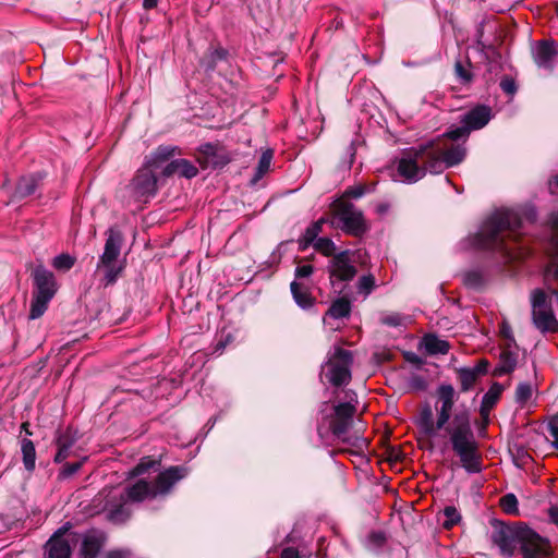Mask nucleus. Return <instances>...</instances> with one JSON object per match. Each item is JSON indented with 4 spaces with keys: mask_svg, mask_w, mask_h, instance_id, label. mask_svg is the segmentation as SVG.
<instances>
[{
    "mask_svg": "<svg viewBox=\"0 0 558 558\" xmlns=\"http://www.w3.org/2000/svg\"><path fill=\"white\" fill-rule=\"evenodd\" d=\"M456 390L451 385H440L437 389L436 413L438 427L445 428V436L449 437L452 450L459 457L462 468L468 473H478L482 470L481 454L471 428L469 413L462 411L453 415Z\"/></svg>",
    "mask_w": 558,
    "mask_h": 558,
    "instance_id": "obj_1",
    "label": "nucleus"
},
{
    "mask_svg": "<svg viewBox=\"0 0 558 558\" xmlns=\"http://www.w3.org/2000/svg\"><path fill=\"white\" fill-rule=\"evenodd\" d=\"M523 219L534 221L536 210L526 206L522 213L513 209H496L483 222L478 232L465 240L466 247L500 252L508 260H514L523 253L514 252L508 241H515Z\"/></svg>",
    "mask_w": 558,
    "mask_h": 558,
    "instance_id": "obj_2",
    "label": "nucleus"
},
{
    "mask_svg": "<svg viewBox=\"0 0 558 558\" xmlns=\"http://www.w3.org/2000/svg\"><path fill=\"white\" fill-rule=\"evenodd\" d=\"M465 155L466 149L462 144L441 148L430 141L402 153L397 159L398 174H440L462 162Z\"/></svg>",
    "mask_w": 558,
    "mask_h": 558,
    "instance_id": "obj_3",
    "label": "nucleus"
},
{
    "mask_svg": "<svg viewBox=\"0 0 558 558\" xmlns=\"http://www.w3.org/2000/svg\"><path fill=\"white\" fill-rule=\"evenodd\" d=\"M185 475L184 468L171 466L159 473L154 482L138 478L119 495V500H110L106 505L109 520L114 523L124 522L131 514V502H141L145 499L163 496Z\"/></svg>",
    "mask_w": 558,
    "mask_h": 558,
    "instance_id": "obj_4",
    "label": "nucleus"
},
{
    "mask_svg": "<svg viewBox=\"0 0 558 558\" xmlns=\"http://www.w3.org/2000/svg\"><path fill=\"white\" fill-rule=\"evenodd\" d=\"M492 538L507 557L513 555L518 544L523 558H548L551 554L548 539L527 527L515 531L509 526H500L494 531Z\"/></svg>",
    "mask_w": 558,
    "mask_h": 558,
    "instance_id": "obj_5",
    "label": "nucleus"
},
{
    "mask_svg": "<svg viewBox=\"0 0 558 558\" xmlns=\"http://www.w3.org/2000/svg\"><path fill=\"white\" fill-rule=\"evenodd\" d=\"M368 191L366 185L359 184L348 189L336 199L331 205V225L351 235L360 236L365 233L367 225L363 214L349 202V198H359Z\"/></svg>",
    "mask_w": 558,
    "mask_h": 558,
    "instance_id": "obj_6",
    "label": "nucleus"
},
{
    "mask_svg": "<svg viewBox=\"0 0 558 558\" xmlns=\"http://www.w3.org/2000/svg\"><path fill=\"white\" fill-rule=\"evenodd\" d=\"M347 401L333 405L332 413L326 417L328 426L332 435L341 439L343 442L350 444L357 448L366 446L365 438L354 437L351 439L347 437V433L352 424L353 415L356 412V395L353 391L347 392Z\"/></svg>",
    "mask_w": 558,
    "mask_h": 558,
    "instance_id": "obj_7",
    "label": "nucleus"
},
{
    "mask_svg": "<svg viewBox=\"0 0 558 558\" xmlns=\"http://www.w3.org/2000/svg\"><path fill=\"white\" fill-rule=\"evenodd\" d=\"M107 240L105 243L104 253L99 257L97 267L105 268V281L106 284H112L118 279L119 275L123 270V265L118 264V257L120 256L123 235L117 228H109L107 231Z\"/></svg>",
    "mask_w": 558,
    "mask_h": 558,
    "instance_id": "obj_8",
    "label": "nucleus"
},
{
    "mask_svg": "<svg viewBox=\"0 0 558 558\" xmlns=\"http://www.w3.org/2000/svg\"><path fill=\"white\" fill-rule=\"evenodd\" d=\"M351 353L341 348H337L328 362L323 366L322 374L333 386L347 385L351 379Z\"/></svg>",
    "mask_w": 558,
    "mask_h": 558,
    "instance_id": "obj_9",
    "label": "nucleus"
},
{
    "mask_svg": "<svg viewBox=\"0 0 558 558\" xmlns=\"http://www.w3.org/2000/svg\"><path fill=\"white\" fill-rule=\"evenodd\" d=\"M532 317L534 326L543 333L558 331V320L555 317L547 295L542 290L532 294Z\"/></svg>",
    "mask_w": 558,
    "mask_h": 558,
    "instance_id": "obj_10",
    "label": "nucleus"
},
{
    "mask_svg": "<svg viewBox=\"0 0 558 558\" xmlns=\"http://www.w3.org/2000/svg\"><path fill=\"white\" fill-rule=\"evenodd\" d=\"M196 160L202 169H222L231 161L229 151L219 144L206 143L199 146Z\"/></svg>",
    "mask_w": 558,
    "mask_h": 558,
    "instance_id": "obj_11",
    "label": "nucleus"
},
{
    "mask_svg": "<svg viewBox=\"0 0 558 558\" xmlns=\"http://www.w3.org/2000/svg\"><path fill=\"white\" fill-rule=\"evenodd\" d=\"M80 534L70 531L69 526L60 527L48 541L49 558H70L71 547L78 543Z\"/></svg>",
    "mask_w": 558,
    "mask_h": 558,
    "instance_id": "obj_12",
    "label": "nucleus"
},
{
    "mask_svg": "<svg viewBox=\"0 0 558 558\" xmlns=\"http://www.w3.org/2000/svg\"><path fill=\"white\" fill-rule=\"evenodd\" d=\"M177 155H181L179 146L159 145L154 151L145 157L142 171H145L144 174H154L156 170L161 168Z\"/></svg>",
    "mask_w": 558,
    "mask_h": 558,
    "instance_id": "obj_13",
    "label": "nucleus"
},
{
    "mask_svg": "<svg viewBox=\"0 0 558 558\" xmlns=\"http://www.w3.org/2000/svg\"><path fill=\"white\" fill-rule=\"evenodd\" d=\"M356 275V269L350 258L349 251L336 254L330 264V276L342 281H350Z\"/></svg>",
    "mask_w": 558,
    "mask_h": 558,
    "instance_id": "obj_14",
    "label": "nucleus"
},
{
    "mask_svg": "<svg viewBox=\"0 0 558 558\" xmlns=\"http://www.w3.org/2000/svg\"><path fill=\"white\" fill-rule=\"evenodd\" d=\"M106 536L99 530H89L84 534H80L78 543H81L80 554L82 558H95L104 546Z\"/></svg>",
    "mask_w": 558,
    "mask_h": 558,
    "instance_id": "obj_15",
    "label": "nucleus"
},
{
    "mask_svg": "<svg viewBox=\"0 0 558 558\" xmlns=\"http://www.w3.org/2000/svg\"><path fill=\"white\" fill-rule=\"evenodd\" d=\"M33 277L36 287L34 294L52 299L57 291L53 274L43 265H38L33 271Z\"/></svg>",
    "mask_w": 558,
    "mask_h": 558,
    "instance_id": "obj_16",
    "label": "nucleus"
},
{
    "mask_svg": "<svg viewBox=\"0 0 558 558\" xmlns=\"http://www.w3.org/2000/svg\"><path fill=\"white\" fill-rule=\"evenodd\" d=\"M492 109L485 105H478L461 117L460 122L465 123L471 131L484 128L492 119Z\"/></svg>",
    "mask_w": 558,
    "mask_h": 558,
    "instance_id": "obj_17",
    "label": "nucleus"
},
{
    "mask_svg": "<svg viewBox=\"0 0 558 558\" xmlns=\"http://www.w3.org/2000/svg\"><path fill=\"white\" fill-rule=\"evenodd\" d=\"M557 53V45L554 40H541L533 51L534 61L541 68L551 69Z\"/></svg>",
    "mask_w": 558,
    "mask_h": 558,
    "instance_id": "obj_18",
    "label": "nucleus"
},
{
    "mask_svg": "<svg viewBox=\"0 0 558 558\" xmlns=\"http://www.w3.org/2000/svg\"><path fill=\"white\" fill-rule=\"evenodd\" d=\"M156 184V177H134L128 189L136 201L142 202L154 195Z\"/></svg>",
    "mask_w": 558,
    "mask_h": 558,
    "instance_id": "obj_19",
    "label": "nucleus"
},
{
    "mask_svg": "<svg viewBox=\"0 0 558 558\" xmlns=\"http://www.w3.org/2000/svg\"><path fill=\"white\" fill-rule=\"evenodd\" d=\"M417 425L425 436L436 438L445 428L438 427V416L434 420V414L429 405L424 407L417 416Z\"/></svg>",
    "mask_w": 558,
    "mask_h": 558,
    "instance_id": "obj_20",
    "label": "nucleus"
},
{
    "mask_svg": "<svg viewBox=\"0 0 558 558\" xmlns=\"http://www.w3.org/2000/svg\"><path fill=\"white\" fill-rule=\"evenodd\" d=\"M75 442V438L72 435L71 430H65L61 433L57 438V447L58 452L54 457L56 463L63 462L71 454V448Z\"/></svg>",
    "mask_w": 558,
    "mask_h": 558,
    "instance_id": "obj_21",
    "label": "nucleus"
},
{
    "mask_svg": "<svg viewBox=\"0 0 558 558\" xmlns=\"http://www.w3.org/2000/svg\"><path fill=\"white\" fill-rule=\"evenodd\" d=\"M291 293L295 303L304 310L312 307L315 303V299L312 296L308 288L298 281L291 283Z\"/></svg>",
    "mask_w": 558,
    "mask_h": 558,
    "instance_id": "obj_22",
    "label": "nucleus"
},
{
    "mask_svg": "<svg viewBox=\"0 0 558 558\" xmlns=\"http://www.w3.org/2000/svg\"><path fill=\"white\" fill-rule=\"evenodd\" d=\"M161 174H197V168L187 159L171 160Z\"/></svg>",
    "mask_w": 558,
    "mask_h": 558,
    "instance_id": "obj_23",
    "label": "nucleus"
},
{
    "mask_svg": "<svg viewBox=\"0 0 558 558\" xmlns=\"http://www.w3.org/2000/svg\"><path fill=\"white\" fill-rule=\"evenodd\" d=\"M484 372H485V366L482 367L480 365L474 368H460L458 371V377H459V380L461 384V390L462 391L470 390L474 386L478 375Z\"/></svg>",
    "mask_w": 558,
    "mask_h": 558,
    "instance_id": "obj_24",
    "label": "nucleus"
},
{
    "mask_svg": "<svg viewBox=\"0 0 558 558\" xmlns=\"http://www.w3.org/2000/svg\"><path fill=\"white\" fill-rule=\"evenodd\" d=\"M454 75L457 81L463 85L469 86L472 84L474 80V74L472 72V64L470 60H466L465 63L461 60H457L454 62Z\"/></svg>",
    "mask_w": 558,
    "mask_h": 558,
    "instance_id": "obj_25",
    "label": "nucleus"
},
{
    "mask_svg": "<svg viewBox=\"0 0 558 558\" xmlns=\"http://www.w3.org/2000/svg\"><path fill=\"white\" fill-rule=\"evenodd\" d=\"M423 344L428 354H446L449 351V343L434 335L425 336Z\"/></svg>",
    "mask_w": 558,
    "mask_h": 558,
    "instance_id": "obj_26",
    "label": "nucleus"
},
{
    "mask_svg": "<svg viewBox=\"0 0 558 558\" xmlns=\"http://www.w3.org/2000/svg\"><path fill=\"white\" fill-rule=\"evenodd\" d=\"M21 451L25 469L33 472L36 463V450L34 442L31 439L23 438L21 440Z\"/></svg>",
    "mask_w": 558,
    "mask_h": 558,
    "instance_id": "obj_27",
    "label": "nucleus"
},
{
    "mask_svg": "<svg viewBox=\"0 0 558 558\" xmlns=\"http://www.w3.org/2000/svg\"><path fill=\"white\" fill-rule=\"evenodd\" d=\"M327 220L325 218H320L314 223H312L304 232L302 239L300 240L301 248L305 250L307 246L313 244L317 239L318 234L322 232V227L326 223Z\"/></svg>",
    "mask_w": 558,
    "mask_h": 558,
    "instance_id": "obj_28",
    "label": "nucleus"
},
{
    "mask_svg": "<svg viewBox=\"0 0 558 558\" xmlns=\"http://www.w3.org/2000/svg\"><path fill=\"white\" fill-rule=\"evenodd\" d=\"M351 312V304L350 302L344 299L340 298L336 300L331 306L329 307L327 315H329L332 318L339 319L344 318L350 315Z\"/></svg>",
    "mask_w": 558,
    "mask_h": 558,
    "instance_id": "obj_29",
    "label": "nucleus"
},
{
    "mask_svg": "<svg viewBox=\"0 0 558 558\" xmlns=\"http://www.w3.org/2000/svg\"><path fill=\"white\" fill-rule=\"evenodd\" d=\"M228 57V51L225 48L218 47L208 52V54L203 59L202 64L206 68L207 71L215 70L217 63L219 61L226 60Z\"/></svg>",
    "mask_w": 558,
    "mask_h": 558,
    "instance_id": "obj_30",
    "label": "nucleus"
},
{
    "mask_svg": "<svg viewBox=\"0 0 558 558\" xmlns=\"http://www.w3.org/2000/svg\"><path fill=\"white\" fill-rule=\"evenodd\" d=\"M515 365L517 354L509 350H504L500 354L497 372L499 375L509 374L514 369Z\"/></svg>",
    "mask_w": 558,
    "mask_h": 558,
    "instance_id": "obj_31",
    "label": "nucleus"
},
{
    "mask_svg": "<svg viewBox=\"0 0 558 558\" xmlns=\"http://www.w3.org/2000/svg\"><path fill=\"white\" fill-rule=\"evenodd\" d=\"M37 186L36 177H20V181L15 189V195L25 197L33 194Z\"/></svg>",
    "mask_w": 558,
    "mask_h": 558,
    "instance_id": "obj_32",
    "label": "nucleus"
},
{
    "mask_svg": "<svg viewBox=\"0 0 558 558\" xmlns=\"http://www.w3.org/2000/svg\"><path fill=\"white\" fill-rule=\"evenodd\" d=\"M534 393V388L530 383H520L515 389L514 399L515 402L524 408L527 405L529 401L532 399Z\"/></svg>",
    "mask_w": 558,
    "mask_h": 558,
    "instance_id": "obj_33",
    "label": "nucleus"
},
{
    "mask_svg": "<svg viewBox=\"0 0 558 558\" xmlns=\"http://www.w3.org/2000/svg\"><path fill=\"white\" fill-rule=\"evenodd\" d=\"M550 223L553 226V229L557 233L553 238V243H551L553 247H551L550 255L553 257V262H551L550 267L554 268L553 271H554L555 276L558 278V213L551 215Z\"/></svg>",
    "mask_w": 558,
    "mask_h": 558,
    "instance_id": "obj_34",
    "label": "nucleus"
},
{
    "mask_svg": "<svg viewBox=\"0 0 558 558\" xmlns=\"http://www.w3.org/2000/svg\"><path fill=\"white\" fill-rule=\"evenodd\" d=\"M160 462L150 457L143 458L140 463L130 472L131 477H136L145 474L149 470L157 471Z\"/></svg>",
    "mask_w": 558,
    "mask_h": 558,
    "instance_id": "obj_35",
    "label": "nucleus"
},
{
    "mask_svg": "<svg viewBox=\"0 0 558 558\" xmlns=\"http://www.w3.org/2000/svg\"><path fill=\"white\" fill-rule=\"evenodd\" d=\"M51 299L46 296H39L34 294L32 304H31V312H29V318L36 319L39 318L47 310L48 303Z\"/></svg>",
    "mask_w": 558,
    "mask_h": 558,
    "instance_id": "obj_36",
    "label": "nucleus"
},
{
    "mask_svg": "<svg viewBox=\"0 0 558 558\" xmlns=\"http://www.w3.org/2000/svg\"><path fill=\"white\" fill-rule=\"evenodd\" d=\"M274 159V150L267 148L262 151L256 167V174H266L271 170L270 166Z\"/></svg>",
    "mask_w": 558,
    "mask_h": 558,
    "instance_id": "obj_37",
    "label": "nucleus"
},
{
    "mask_svg": "<svg viewBox=\"0 0 558 558\" xmlns=\"http://www.w3.org/2000/svg\"><path fill=\"white\" fill-rule=\"evenodd\" d=\"M470 128L465 123H461L460 125H452L447 132L446 136L452 141L463 140L465 141L470 135Z\"/></svg>",
    "mask_w": 558,
    "mask_h": 558,
    "instance_id": "obj_38",
    "label": "nucleus"
},
{
    "mask_svg": "<svg viewBox=\"0 0 558 558\" xmlns=\"http://www.w3.org/2000/svg\"><path fill=\"white\" fill-rule=\"evenodd\" d=\"M502 388L498 384H494L488 391L484 395L482 402L487 408H494V405L497 403L500 395H501Z\"/></svg>",
    "mask_w": 558,
    "mask_h": 558,
    "instance_id": "obj_39",
    "label": "nucleus"
},
{
    "mask_svg": "<svg viewBox=\"0 0 558 558\" xmlns=\"http://www.w3.org/2000/svg\"><path fill=\"white\" fill-rule=\"evenodd\" d=\"M500 507L508 514H517L519 512L518 499L513 494L505 495L500 499Z\"/></svg>",
    "mask_w": 558,
    "mask_h": 558,
    "instance_id": "obj_40",
    "label": "nucleus"
},
{
    "mask_svg": "<svg viewBox=\"0 0 558 558\" xmlns=\"http://www.w3.org/2000/svg\"><path fill=\"white\" fill-rule=\"evenodd\" d=\"M75 258L69 254H60L52 260V266L58 270L66 271L73 267Z\"/></svg>",
    "mask_w": 558,
    "mask_h": 558,
    "instance_id": "obj_41",
    "label": "nucleus"
},
{
    "mask_svg": "<svg viewBox=\"0 0 558 558\" xmlns=\"http://www.w3.org/2000/svg\"><path fill=\"white\" fill-rule=\"evenodd\" d=\"M312 245L325 256H331L335 253V243L329 238H318Z\"/></svg>",
    "mask_w": 558,
    "mask_h": 558,
    "instance_id": "obj_42",
    "label": "nucleus"
},
{
    "mask_svg": "<svg viewBox=\"0 0 558 558\" xmlns=\"http://www.w3.org/2000/svg\"><path fill=\"white\" fill-rule=\"evenodd\" d=\"M444 514L446 517V520L444 522V526L446 529L452 527L460 520V514L454 507H446L444 510Z\"/></svg>",
    "mask_w": 558,
    "mask_h": 558,
    "instance_id": "obj_43",
    "label": "nucleus"
},
{
    "mask_svg": "<svg viewBox=\"0 0 558 558\" xmlns=\"http://www.w3.org/2000/svg\"><path fill=\"white\" fill-rule=\"evenodd\" d=\"M547 437L551 439L553 445L558 448V417H553L546 425Z\"/></svg>",
    "mask_w": 558,
    "mask_h": 558,
    "instance_id": "obj_44",
    "label": "nucleus"
},
{
    "mask_svg": "<svg viewBox=\"0 0 558 558\" xmlns=\"http://www.w3.org/2000/svg\"><path fill=\"white\" fill-rule=\"evenodd\" d=\"M375 284V279L373 276H363L360 278L357 282V289L361 293L365 295L369 294Z\"/></svg>",
    "mask_w": 558,
    "mask_h": 558,
    "instance_id": "obj_45",
    "label": "nucleus"
},
{
    "mask_svg": "<svg viewBox=\"0 0 558 558\" xmlns=\"http://www.w3.org/2000/svg\"><path fill=\"white\" fill-rule=\"evenodd\" d=\"M380 320L383 324H385L387 326L398 327V326L403 325L404 317H402L398 313H391V314H387V315L383 316Z\"/></svg>",
    "mask_w": 558,
    "mask_h": 558,
    "instance_id": "obj_46",
    "label": "nucleus"
},
{
    "mask_svg": "<svg viewBox=\"0 0 558 558\" xmlns=\"http://www.w3.org/2000/svg\"><path fill=\"white\" fill-rule=\"evenodd\" d=\"M464 282L469 287L480 288L483 284V277L477 271H471L464 276Z\"/></svg>",
    "mask_w": 558,
    "mask_h": 558,
    "instance_id": "obj_47",
    "label": "nucleus"
},
{
    "mask_svg": "<svg viewBox=\"0 0 558 558\" xmlns=\"http://www.w3.org/2000/svg\"><path fill=\"white\" fill-rule=\"evenodd\" d=\"M82 466V462L65 463L60 471V476L69 477L75 474Z\"/></svg>",
    "mask_w": 558,
    "mask_h": 558,
    "instance_id": "obj_48",
    "label": "nucleus"
},
{
    "mask_svg": "<svg viewBox=\"0 0 558 558\" xmlns=\"http://www.w3.org/2000/svg\"><path fill=\"white\" fill-rule=\"evenodd\" d=\"M500 88L508 95H513L517 92L515 82L511 77H504L500 81Z\"/></svg>",
    "mask_w": 558,
    "mask_h": 558,
    "instance_id": "obj_49",
    "label": "nucleus"
},
{
    "mask_svg": "<svg viewBox=\"0 0 558 558\" xmlns=\"http://www.w3.org/2000/svg\"><path fill=\"white\" fill-rule=\"evenodd\" d=\"M347 156H348V160L344 161L340 167V171H342V172L351 170V167H352V163H353V160L355 157V148H354L353 144H351L348 147Z\"/></svg>",
    "mask_w": 558,
    "mask_h": 558,
    "instance_id": "obj_50",
    "label": "nucleus"
},
{
    "mask_svg": "<svg viewBox=\"0 0 558 558\" xmlns=\"http://www.w3.org/2000/svg\"><path fill=\"white\" fill-rule=\"evenodd\" d=\"M313 270H314V268L312 265L298 266L295 269V278L296 279L307 278L313 274Z\"/></svg>",
    "mask_w": 558,
    "mask_h": 558,
    "instance_id": "obj_51",
    "label": "nucleus"
},
{
    "mask_svg": "<svg viewBox=\"0 0 558 558\" xmlns=\"http://www.w3.org/2000/svg\"><path fill=\"white\" fill-rule=\"evenodd\" d=\"M107 558H131V553L125 549L112 550L107 555Z\"/></svg>",
    "mask_w": 558,
    "mask_h": 558,
    "instance_id": "obj_52",
    "label": "nucleus"
},
{
    "mask_svg": "<svg viewBox=\"0 0 558 558\" xmlns=\"http://www.w3.org/2000/svg\"><path fill=\"white\" fill-rule=\"evenodd\" d=\"M500 333L507 340L513 341L511 327L505 322L500 325Z\"/></svg>",
    "mask_w": 558,
    "mask_h": 558,
    "instance_id": "obj_53",
    "label": "nucleus"
},
{
    "mask_svg": "<svg viewBox=\"0 0 558 558\" xmlns=\"http://www.w3.org/2000/svg\"><path fill=\"white\" fill-rule=\"evenodd\" d=\"M547 513L550 522L558 525V506H550Z\"/></svg>",
    "mask_w": 558,
    "mask_h": 558,
    "instance_id": "obj_54",
    "label": "nucleus"
},
{
    "mask_svg": "<svg viewBox=\"0 0 558 558\" xmlns=\"http://www.w3.org/2000/svg\"><path fill=\"white\" fill-rule=\"evenodd\" d=\"M281 558H299V553L294 548H286L281 553Z\"/></svg>",
    "mask_w": 558,
    "mask_h": 558,
    "instance_id": "obj_55",
    "label": "nucleus"
},
{
    "mask_svg": "<svg viewBox=\"0 0 558 558\" xmlns=\"http://www.w3.org/2000/svg\"><path fill=\"white\" fill-rule=\"evenodd\" d=\"M158 0H143V8L145 10H151L157 7Z\"/></svg>",
    "mask_w": 558,
    "mask_h": 558,
    "instance_id": "obj_56",
    "label": "nucleus"
},
{
    "mask_svg": "<svg viewBox=\"0 0 558 558\" xmlns=\"http://www.w3.org/2000/svg\"><path fill=\"white\" fill-rule=\"evenodd\" d=\"M493 408H487L485 407V404L482 402L481 404V410H480V413H481V416L487 421L488 420V416H489V412Z\"/></svg>",
    "mask_w": 558,
    "mask_h": 558,
    "instance_id": "obj_57",
    "label": "nucleus"
},
{
    "mask_svg": "<svg viewBox=\"0 0 558 558\" xmlns=\"http://www.w3.org/2000/svg\"><path fill=\"white\" fill-rule=\"evenodd\" d=\"M549 189L551 190L553 193H555L556 190H558V177H554L553 180L549 181Z\"/></svg>",
    "mask_w": 558,
    "mask_h": 558,
    "instance_id": "obj_58",
    "label": "nucleus"
},
{
    "mask_svg": "<svg viewBox=\"0 0 558 558\" xmlns=\"http://www.w3.org/2000/svg\"><path fill=\"white\" fill-rule=\"evenodd\" d=\"M489 51H490L493 60L490 61V66H489L488 71L492 72L493 71V62H494L495 58L499 57V53L493 48H489Z\"/></svg>",
    "mask_w": 558,
    "mask_h": 558,
    "instance_id": "obj_59",
    "label": "nucleus"
},
{
    "mask_svg": "<svg viewBox=\"0 0 558 558\" xmlns=\"http://www.w3.org/2000/svg\"><path fill=\"white\" fill-rule=\"evenodd\" d=\"M404 178H405V180L403 181L404 183L412 184V183H415L417 181L418 177L409 175V177H404Z\"/></svg>",
    "mask_w": 558,
    "mask_h": 558,
    "instance_id": "obj_60",
    "label": "nucleus"
},
{
    "mask_svg": "<svg viewBox=\"0 0 558 558\" xmlns=\"http://www.w3.org/2000/svg\"><path fill=\"white\" fill-rule=\"evenodd\" d=\"M386 210H387L386 206H384V205L378 206V211L379 213H385Z\"/></svg>",
    "mask_w": 558,
    "mask_h": 558,
    "instance_id": "obj_61",
    "label": "nucleus"
},
{
    "mask_svg": "<svg viewBox=\"0 0 558 558\" xmlns=\"http://www.w3.org/2000/svg\"><path fill=\"white\" fill-rule=\"evenodd\" d=\"M446 183H447L448 185H453V184L451 183V181L449 180V177H446Z\"/></svg>",
    "mask_w": 558,
    "mask_h": 558,
    "instance_id": "obj_62",
    "label": "nucleus"
},
{
    "mask_svg": "<svg viewBox=\"0 0 558 558\" xmlns=\"http://www.w3.org/2000/svg\"><path fill=\"white\" fill-rule=\"evenodd\" d=\"M484 54L486 59L490 60V56L487 52H485Z\"/></svg>",
    "mask_w": 558,
    "mask_h": 558,
    "instance_id": "obj_63",
    "label": "nucleus"
},
{
    "mask_svg": "<svg viewBox=\"0 0 558 558\" xmlns=\"http://www.w3.org/2000/svg\"><path fill=\"white\" fill-rule=\"evenodd\" d=\"M27 425H28L27 423H23L22 428L26 429Z\"/></svg>",
    "mask_w": 558,
    "mask_h": 558,
    "instance_id": "obj_64",
    "label": "nucleus"
}]
</instances>
